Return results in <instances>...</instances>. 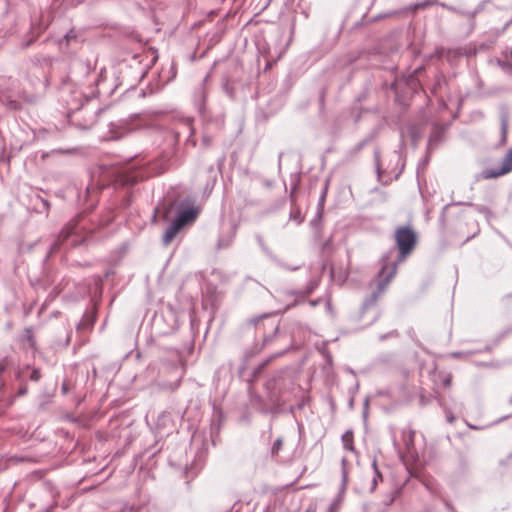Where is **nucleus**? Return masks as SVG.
<instances>
[{"mask_svg": "<svg viewBox=\"0 0 512 512\" xmlns=\"http://www.w3.org/2000/svg\"><path fill=\"white\" fill-rule=\"evenodd\" d=\"M394 240L398 255L396 260H391L394 250L391 249L385 253L380 259L381 268L376 275V288L372 291L363 303V309L367 310L374 306L377 301L384 295L389 283L396 276L398 265L406 260L413 252L417 244V234L414 229L408 226H399L395 229Z\"/></svg>", "mask_w": 512, "mask_h": 512, "instance_id": "f257e3e1", "label": "nucleus"}, {"mask_svg": "<svg viewBox=\"0 0 512 512\" xmlns=\"http://www.w3.org/2000/svg\"><path fill=\"white\" fill-rule=\"evenodd\" d=\"M197 213V210L193 207L185 208L177 213L173 222L176 223L178 227L183 228L186 224L192 223L196 219Z\"/></svg>", "mask_w": 512, "mask_h": 512, "instance_id": "f03ea898", "label": "nucleus"}, {"mask_svg": "<svg viewBox=\"0 0 512 512\" xmlns=\"http://www.w3.org/2000/svg\"><path fill=\"white\" fill-rule=\"evenodd\" d=\"M181 229L176 223L172 222L163 235L162 241L164 245H169Z\"/></svg>", "mask_w": 512, "mask_h": 512, "instance_id": "7ed1b4c3", "label": "nucleus"}, {"mask_svg": "<svg viewBox=\"0 0 512 512\" xmlns=\"http://www.w3.org/2000/svg\"><path fill=\"white\" fill-rule=\"evenodd\" d=\"M181 229L176 223L172 222L163 235L162 241L164 245H169Z\"/></svg>", "mask_w": 512, "mask_h": 512, "instance_id": "20e7f679", "label": "nucleus"}, {"mask_svg": "<svg viewBox=\"0 0 512 512\" xmlns=\"http://www.w3.org/2000/svg\"><path fill=\"white\" fill-rule=\"evenodd\" d=\"M500 126H501L502 141L505 142L506 138H507L508 126H509V113L506 109L501 110Z\"/></svg>", "mask_w": 512, "mask_h": 512, "instance_id": "39448f33", "label": "nucleus"}, {"mask_svg": "<svg viewBox=\"0 0 512 512\" xmlns=\"http://www.w3.org/2000/svg\"><path fill=\"white\" fill-rule=\"evenodd\" d=\"M505 174H508L507 172H504V167L501 165L498 169H486L482 172V178L483 179H494L498 178L500 176H503Z\"/></svg>", "mask_w": 512, "mask_h": 512, "instance_id": "423d86ee", "label": "nucleus"}, {"mask_svg": "<svg viewBox=\"0 0 512 512\" xmlns=\"http://www.w3.org/2000/svg\"><path fill=\"white\" fill-rule=\"evenodd\" d=\"M342 443L344 449L348 451H354V445H353V432L351 430L346 431L342 435Z\"/></svg>", "mask_w": 512, "mask_h": 512, "instance_id": "0eeeda50", "label": "nucleus"}, {"mask_svg": "<svg viewBox=\"0 0 512 512\" xmlns=\"http://www.w3.org/2000/svg\"><path fill=\"white\" fill-rule=\"evenodd\" d=\"M502 166L504 167V172H511L512 171V148L509 149L505 157L502 161Z\"/></svg>", "mask_w": 512, "mask_h": 512, "instance_id": "6e6552de", "label": "nucleus"}, {"mask_svg": "<svg viewBox=\"0 0 512 512\" xmlns=\"http://www.w3.org/2000/svg\"><path fill=\"white\" fill-rule=\"evenodd\" d=\"M317 286H318L317 281L314 280V281L309 282V284L307 285V287L305 289L304 297H307L308 295H310Z\"/></svg>", "mask_w": 512, "mask_h": 512, "instance_id": "1a4fd4ad", "label": "nucleus"}, {"mask_svg": "<svg viewBox=\"0 0 512 512\" xmlns=\"http://www.w3.org/2000/svg\"><path fill=\"white\" fill-rule=\"evenodd\" d=\"M40 378H41V371L37 368H33L31 375H30V380L37 382L40 380Z\"/></svg>", "mask_w": 512, "mask_h": 512, "instance_id": "9d476101", "label": "nucleus"}, {"mask_svg": "<svg viewBox=\"0 0 512 512\" xmlns=\"http://www.w3.org/2000/svg\"><path fill=\"white\" fill-rule=\"evenodd\" d=\"M282 445H283V441L282 439H277L274 443H273V446H272V452L273 453H278L281 448H282Z\"/></svg>", "mask_w": 512, "mask_h": 512, "instance_id": "9b49d317", "label": "nucleus"}, {"mask_svg": "<svg viewBox=\"0 0 512 512\" xmlns=\"http://www.w3.org/2000/svg\"><path fill=\"white\" fill-rule=\"evenodd\" d=\"M413 436H414V433L413 431H409L408 432V438L405 439V442H406V445L409 446L410 444H412L413 442Z\"/></svg>", "mask_w": 512, "mask_h": 512, "instance_id": "f8f14e48", "label": "nucleus"}, {"mask_svg": "<svg viewBox=\"0 0 512 512\" xmlns=\"http://www.w3.org/2000/svg\"><path fill=\"white\" fill-rule=\"evenodd\" d=\"M28 391V388H27V385H23L22 387H20V389L18 390L17 392V395L18 396H23L27 393Z\"/></svg>", "mask_w": 512, "mask_h": 512, "instance_id": "ddd939ff", "label": "nucleus"}, {"mask_svg": "<svg viewBox=\"0 0 512 512\" xmlns=\"http://www.w3.org/2000/svg\"><path fill=\"white\" fill-rule=\"evenodd\" d=\"M374 468H376V462L373 463ZM377 478H381L380 472L375 469V477L373 478L374 485L376 484Z\"/></svg>", "mask_w": 512, "mask_h": 512, "instance_id": "4468645a", "label": "nucleus"}, {"mask_svg": "<svg viewBox=\"0 0 512 512\" xmlns=\"http://www.w3.org/2000/svg\"><path fill=\"white\" fill-rule=\"evenodd\" d=\"M136 182H137V180L135 178L125 180V183H127V184H134Z\"/></svg>", "mask_w": 512, "mask_h": 512, "instance_id": "2eb2a0df", "label": "nucleus"}, {"mask_svg": "<svg viewBox=\"0 0 512 512\" xmlns=\"http://www.w3.org/2000/svg\"><path fill=\"white\" fill-rule=\"evenodd\" d=\"M318 303H319V300H312V301H310V305L312 307H315L316 305H318Z\"/></svg>", "mask_w": 512, "mask_h": 512, "instance_id": "dca6fc26", "label": "nucleus"}, {"mask_svg": "<svg viewBox=\"0 0 512 512\" xmlns=\"http://www.w3.org/2000/svg\"><path fill=\"white\" fill-rule=\"evenodd\" d=\"M342 476H343V482L345 483L347 481V472L345 470H343Z\"/></svg>", "mask_w": 512, "mask_h": 512, "instance_id": "f3484780", "label": "nucleus"}, {"mask_svg": "<svg viewBox=\"0 0 512 512\" xmlns=\"http://www.w3.org/2000/svg\"><path fill=\"white\" fill-rule=\"evenodd\" d=\"M285 268L289 269V270H297L300 266H294V267H288V266H284Z\"/></svg>", "mask_w": 512, "mask_h": 512, "instance_id": "a211bd4d", "label": "nucleus"}, {"mask_svg": "<svg viewBox=\"0 0 512 512\" xmlns=\"http://www.w3.org/2000/svg\"><path fill=\"white\" fill-rule=\"evenodd\" d=\"M62 391H63V393H67V384L64 383L62 385Z\"/></svg>", "mask_w": 512, "mask_h": 512, "instance_id": "6ab92c4d", "label": "nucleus"}, {"mask_svg": "<svg viewBox=\"0 0 512 512\" xmlns=\"http://www.w3.org/2000/svg\"><path fill=\"white\" fill-rule=\"evenodd\" d=\"M295 189H296V187H295V188H293V190L291 191V194H290V197H291V198H292V197H293V195H294V191H295Z\"/></svg>", "mask_w": 512, "mask_h": 512, "instance_id": "aec40b11", "label": "nucleus"}, {"mask_svg": "<svg viewBox=\"0 0 512 512\" xmlns=\"http://www.w3.org/2000/svg\"><path fill=\"white\" fill-rule=\"evenodd\" d=\"M329 512H335L333 506L329 507Z\"/></svg>", "mask_w": 512, "mask_h": 512, "instance_id": "412c9836", "label": "nucleus"}, {"mask_svg": "<svg viewBox=\"0 0 512 512\" xmlns=\"http://www.w3.org/2000/svg\"><path fill=\"white\" fill-rule=\"evenodd\" d=\"M448 420H449V422H452L454 420V417L449 416Z\"/></svg>", "mask_w": 512, "mask_h": 512, "instance_id": "4be33fe9", "label": "nucleus"}, {"mask_svg": "<svg viewBox=\"0 0 512 512\" xmlns=\"http://www.w3.org/2000/svg\"><path fill=\"white\" fill-rule=\"evenodd\" d=\"M447 385L450 384V379H447L446 382H445Z\"/></svg>", "mask_w": 512, "mask_h": 512, "instance_id": "5701e85b", "label": "nucleus"}, {"mask_svg": "<svg viewBox=\"0 0 512 512\" xmlns=\"http://www.w3.org/2000/svg\"><path fill=\"white\" fill-rule=\"evenodd\" d=\"M509 401H510V403L512 404V397L510 398V400H509Z\"/></svg>", "mask_w": 512, "mask_h": 512, "instance_id": "b1692460", "label": "nucleus"}]
</instances>
